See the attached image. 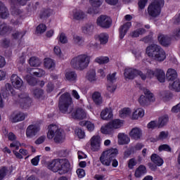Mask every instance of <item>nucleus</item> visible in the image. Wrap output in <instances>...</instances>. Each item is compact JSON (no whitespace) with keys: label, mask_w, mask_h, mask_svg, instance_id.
Wrapping results in <instances>:
<instances>
[{"label":"nucleus","mask_w":180,"mask_h":180,"mask_svg":"<svg viewBox=\"0 0 180 180\" xmlns=\"http://www.w3.org/2000/svg\"><path fill=\"white\" fill-rule=\"evenodd\" d=\"M48 168L53 172H58L59 171V174L62 175L70 171L71 165L68 159H56L49 163Z\"/></svg>","instance_id":"obj_1"},{"label":"nucleus","mask_w":180,"mask_h":180,"mask_svg":"<svg viewBox=\"0 0 180 180\" xmlns=\"http://www.w3.org/2000/svg\"><path fill=\"white\" fill-rule=\"evenodd\" d=\"M58 108L61 113L66 115L72 113L74 107L72 106V98H71V94H70V93L65 92L60 96Z\"/></svg>","instance_id":"obj_2"},{"label":"nucleus","mask_w":180,"mask_h":180,"mask_svg":"<svg viewBox=\"0 0 180 180\" xmlns=\"http://www.w3.org/2000/svg\"><path fill=\"white\" fill-rule=\"evenodd\" d=\"M89 63H91V56L87 54H80L71 60L70 65L75 70L83 71V70L88 68Z\"/></svg>","instance_id":"obj_3"},{"label":"nucleus","mask_w":180,"mask_h":180,"mask_svg":"<svg viewBox=\"0 0 180 180\" xmlns=\"http://www.w3.org/2000/svg\"><path fill=\"white\" fill-rule=\"evenodd\" d=\"M117 153L118 151L116 148H110L103 152L100 157L101 164L105 165V167H109L112 161V166L114 167V168H116V167L119 165V162L116 159L113 158L117 155Z\"/></svg>","instance_id":"obj_4"},{"label":"nucleus","mask_w":180,"mask_h":180,"mask_svg":"<svg viewBox=\"0 0 180 180\" xmlns=\"http://www.w3.org/2000/svg\"><path fill=\"white\" fill-rule=\"evenodd\" d=\"M146 53L150 58L155 60V61L161 62L167 58L164 49L155 44H153L146 48Z\"/></svg>","instance_id":"obj_5"},{"label":"nucleus","mask_w":180,"mask_h":180,"mask_svg":"<svg viewBox=\"0 0 180 180\" xmlns=\"http://www.w3.org/2000/svg\"><path fill=\"white\" fill-rule=\"evenodd\" d=\"M49 131L47 137L50 140L54 137L55 143H63L65 136L61 129H59L58 127L56 124H51L48 127Z\"/></svg>","instance_id":"obj_6"},{"label":"nucleus","mask_w":180,"mask_h":180,"mask_svg":"<svg viewBox=\"0 0 180 180\" xmlns=\"http://www.w3.org/2000/svg\"><path fill=\"white\" fill-rule=\"evenodd\" d=\"M165 1L164 0H153L148 7V13L152 18H157L161 13V8H164Z\"/></svg>","instance_id":"obj_7"},{"label":"nucleus","mask_w":180,"mask_h":180,"mask_svg":"<svg viewBox=\"0 0 180 180\" xmlns=\"http://www.w3.org/2000/svg\"><path fill=\"white\" fill-rule=\"evenodd\" d=\"M142 91L144 95H141L139 98V103L141 106H148L153 102H155V97L154 94L146 88H143Z\"/></svg>","instance_id":"obj_8"},{"label":"nucleus","mask_w":180,"mask_h":180,"mask_svg":"<svg viewBox=\"0 0 180 180\" xmlns=\"http://www.w3.org/2000/svg\"><path fill=\"white\" fill-rule=\"evenodd\" d=\"M17 102L20 104L21 108H24V109H27V108H30L32 106V98L29 96V94L27 93H21L18 94L17 96Z\"/></svg>","instance_id":"obj_9"},{"label":"nucleus","mask_w":180,"mask_h":180,"mask_svg":"<svg viewBox=\"0 0 180 180\" xmlns=\"http://www.w3.org/2000/svg\"><path fill=\"white\" fill-rule=\"evenodd\" d=\"M146 74L149 78L155 77L159 82H165V72L161 69H156L155 71L148 69Z\"/></svg>","instance_id":"obj_10"},{"label":"nucleus","mask_w":180,"mask_h":180,"mask_svg":"<svg viewBox=\"0 0 180 180\" xmlns=\"http://www.w3.org/2000/svg\"><path fill=\"white\" fill-rule=\"evenodd\" d=\"M96 25L103 29H109L112 25V19L108 15H101L97 18Z\"/></svg>","instance_id":"obj_11"},{"label":"nucleus","mask_w":180,"mask_h":180,"mask_svg":"<svg viewBox=\"0 0 180 180\" xmlns=\"http://www.w3.org/2000/svg\"><path fill=\"white\" fill-rule=\"evenodd\" d=\"M39 131L40 125L39 124H30L26 129V136L27 139H33Z\"/></svg>","instance_id":"obj_12"},{"label":"nucleus","mask_w":180,"mask_h":180,"mask_svg":"<svg viewBox=\"0 0 180 180\" xmlns=\"http://www.w3.org/2000/svg\"><path fill=\"white\" fill-rule=\"evenodd\" d=\"M91 150L92 151H99L101 150V136H94L90 140Z\"/></svg>","instance_id":"obj_13"},{"label":"nucleus","mask_w":180,"mask_h":180,"mask_svg":"<svg viewBox=\"0 0 180 180\" xmlns=\"http://www.w3.org/2000/svg\"><path fill=\"white\" fill-rule=\"evenodd\" d=\"M11 82L15 89L23 88V80L21 79L18 75H12L11 77Z\"/></svg>","instance_id":"obj_14"},{"label":"nucleus","mask_w":180,"mask_h":180,"mask_svg":"<svg viewBox=\"0 0 180 180\" xmlns=\"http://www.w3.org/2000/svg\"><path fill=\"white\" fill-rule=\"evenodd\" d=\"M72 117L82 120L86 117V112L83 108H79L72 113Z\"/></svg>","instance_id":"obj_15"},{"label":"nucleus","mask_w":180,"mask_h":180,"mask_svg":"<svg viewBox=\"0 0 180 180\" xmlns=\"http://www.w3.org/2000/svg\"><path fill=\"white\" fill-rule=\"evenodd\" d=\"M125 79H134L137 77V70L133 68H126L124 72Z\"/></svg>","instance_id":"obj_16"},{"label":"nucleus","mask_w":180,"mask_h":180,"mask_svg":"<svg viewBox=\"0 0 180 180\" xmlns=\"http://www.w3.org/2000/svg\"><path fill=\"white\" fill-rule=\"evenodd\" d=\"M129 136L132 140H140L143 136V132L140 128L135 127L131 130Z\"/></svg>","instance_id":"obj_17"},{"label":"nucleus","mask_w":180,"mask_h":180,"mask_svg":"<svg viewBox=\"0 0 180 180\" xmlns=\"http://www.w3.org/2000/svg\"><path fill=\"white\" fill-rule=\"evenodd\" d=\"M86 15L80 9H75L72 11V18L75 20H82Z\"/></svg>","instance_id":"obj_18"},{"label":"nucleus","mask_w":180,"mask_h":180,"mask_svg":"<svg viewBox=\"0 0 180 180\" xmlns=\"http://www.w3.org/2000/svg\"><path fill=\"white\" fill-rule=\"evenodd\" d=\"M158 41L160 43L162 46L167 47V46H169L171 44V38L167 35L160 34L158 37Z\"/></svg>","instance_id":"obj_19"},{"label":"nucleus","mask_w":180,"mask_h":180,"mask_svg":"<svg viewBox=\"0 0 180 180\" xmlns=\"http://www.w3.org/2000/svg\"><path fill=\"white\" fill-rule=\"evenodd\" d=\"M131 27V22H127L123 25H122L120 28V38L123 39L124 36H126V33L129 32V30Z\"/></svg>","instance_id":"obj_20"},{"label":"nucleus","mask_w":180,"mask_h":180,"mask_svg":"<svg viewBox=\"0 0 180 180\" xmlns=\"http://www.w3.org/2000/svg\"><path fill=\"white\" fill-rule=\"evenodd\" d=\"M178 78V73L176 72V70L169 68L167 70V72L166 73V79L167 81H175Z\"/></svg>","instance_id":"obj_21"},{"label":"nucleus","mask_w":180,"mask_h":180,"mask_svg":"<svg viewBox=\"0 0 180 180\" xmlns=\"http://www.w3.org/2000/svg\"><path fill=\"white\" fill-rule=\"evenodd\" d=\"M130 143V138L127 134L120 133L118 134V144L123 146Z\"/></svg>","instance_id":"obj_22"},{"label":"nucleus","mask_w":180,"mask_h":180,"mask_svg":"<svg viewBox=\"0 0 180 180\" xmlns=\"http://www.w3.org/2000/svg\"><path fill=\"white\" fill-rule=\"evenodd\" d=\"M26 115L23 112H16L11 115V122L13 123H17V122H22L25 119Z\"/></svg>","instance_id":"obj_23"},{"label":"nucleus","mask_w":180,"mask_h":180,"mask_svg":"<svg viewBox=\"0 0 180 180\" xmlns=\"http://www.w3.org/2000/svg\"><path fill=\"white\" fill-rule=\"evenodd\" d=\"M8 16H9L8 8H6V6H5V4L2 1H0V18L1 19H6Z\"/></svg>","instance_id":"obj_24"},{"label":"nucleus","mask_w":180,"mask_h":180,"mask_svg":"<svg viewBox=\"0 0 180 180\" xmlns=\"http://www.w3.org/2000/svg\"><path fill=\"white\" fill-rule=\"evenodd\" d=\"M11 32H12L11 26L6 23L0 25V36H5V34H8V33H11Z\"/></svg>","instance_id":"obj_25"},{"label":"nucleus","mask_w":180,"mask_h":180,"mask_svg":"<svg viewBox=\"0 0 180 180\" xmlns=\"http://www.w3.org/2000/svg\"><path fill=\"white\" fill-rule=\"evenodd\" d=\"M147 173V169L145 167L144 165H141L138 168H136L134 176L136 178H141L143 175Z\"/></svg>","instance_id":"obj_26"},{"label":"nucleus","mask_w":180,"mask_h":180,"mask_svg":"<svg viewBox=\"0 0 180 180\" xmlns=\"http://www.w3.org/2000/svg\"><path fill=\"white\" fill-rule=\"evenodd\" d=\"M92 99L94 103L97 105H102L103 100L102 98V95L101 93L96 91L92 95Z\"/></svg>","instance_id":"obj_27"},{"label":"nucleus","mask_w":180,"mask_h":180,"mask_svg":"<svg viewBox=\"0 0 180 180\" xmlns=\"http://www.w3.org/2000/svg\"><path fill=\"white\" fill-rule=\"evenodd\" d=\"M150 160L158 167H161L162 165V164H164V160H162V158H161V157H160L157 154H153L150 156Z\"/></svg>","instance_id":"obj_28"},{"label":"nucleus","mask_w":180,"mask_h":180,"mask_svg":"<svg viewBox=\"0 0 180 180\" xmlns=\"http://www.w3.org/2000/svg\"><path fill=\"white\" fill-rule=\"evenodd\" d=\"M101 116L103 120H109V119L113 117V113L112 112V110L106 108L101 112Z\"/></svg>","instance_id":"obj_29"},{"label":"nucleus","mask_w":180,"mask_h":180,"mask_svg":"<svg viewBox=\"0 0 180 180\" xmlns=\"http://www.w3.org/2000/svg\"><path fill=\"white\" fill-rule=\"evenodd\" d=\"M1 91L3 94L6 95H9L11 93V95H15V91H13V87H12V84L7 83L4 86L1 88Z\"/></svg>","instance_id":"obj_30"},{"label":"nucleus","mask_w":180,"mask_h":180,"mask_svg":"<svg viewBox=\"0 0 180 180\" xmlns=\"http://www.w3.org/2000/svg\"><path fill=\"white\" fill-rule=\"evenodd\" d=\"M51 15H53V10L50 8H44L42 11H41L39 18L40 19H47V18H50Z\"/></svg>","instance_id":"obj_31"},{"label":"nucleus","mask_w":180,"mask_h":180,"mask_svg":"<svg viewBox=\"0 0 180 180\" xmlns=\"http://www.w3.org/2000/svg\"><path fill=\"white\" fill-rule=\"evenodd\" d=\"M86 79L90 82L96 81V71L94 69H91L86 74Z\"/></svg>","instance_id":"obj_32"},{"label":"nucleus","mask_w":180,"mask_h":180,"mask_svg":"<svg viewBox=\"0 0 180 180\" xmlns=\"http://www.w3.org/2000/svg\"><path fill=\"white\" fill-rule=\"evenodd\" d=\"M169 88L172 91H175V92H180V80L176 79L172 83H169Z\"/></svg>","instance_id":"obj_33"},{"label":"nucleus","mask_w":180,"mask_h":180,"mask_svg":"<svg viewBox=\"0 0 180 180\" xmlns=\"http://www.w3.org/2000/svg\"><path fill=\"white\" fill-rule=\"evenodd\" d=\"M82 31L84 34H89L94 32V24L87 23L82 27Z\"/></svg>","instance_id":"obj_34"},{"label":"nucleus","mask_w":180,"mask_h":180,"mask_svg":"<svg viewBox=\"0 0 180 180\" xmlns=\"http://www.w3.org/2000/svg\"><path fill=\"white\" fill-rule=\"evenodd\" d=\"M169 119V118L167 115H162L160 117H159V120L158 122V128L160 129L161 127H164V126H165V124L168 123Z\"/></svg>","instance_id":"obj_35"},{"label":"nucleus","mask_w":180,"mask_h":180,"mask_svg":"<svg viewBox=\"0 0 180 180\" xmlns=\"http://www.w3.org/2000/svg\"><path fill=\"white\" fill-rule=\"evenodd\" d=\"M101 133L103 134H112L113 133V127H112L110 122L101 127Z\"/></svg>","instance_id":"obj_36"},{"label":"nucleus","mask_w":180,"mask_h":180,"mask_svg":"<svg viewBox=\"0 0 180 180\" xmlns=\"http://www.w3.org/2000/svg\"><path fill=\"white\" fill-rule=\"evenodd\" d=\"M144 116V110L143 108L136 109L132 114V119L137 120L139 117Z\"/></svg>","instance_id":"obj_37"},{"label":"nucleus","mask_w":180,"mask_h":180,"mask_svg":"<svg viewBox=\"0 0 180 180\" xmlns=\"http://www.w3.org/2000/svg\"><path fill=\"white\" fill-rule=\"evenodd\" d=\"M44 67L48 68V70H51L56 67V63L51 58H45L44 60Z\"/></svg>","instance_id":"obj_38"},{"label":"nucleus","mask_w":180,"mask_h":180,"mask_svg":"<svg viewBox=\"0 0 180 180\" xmlns=\"http://www.w3.org/2000/svg\"><path fill=\"white\" fill-rule=\"evenodd\" d=\"M146 33V30L144 28H139L132 32L130 33L131 37H139V36H141V34H144Z\"/></svg>","instance_id":"obj_39"},{"label":"nucleus","mask_w":180,"mask_h":180,"mask_svg":"<svg viewBox=\"0 0 180 180\" xmlns=\"http://www.w3.org/2000/svg\"><path fill=\"white\" fill-rule=\"evenodd\" d=\"M30 65L31 67H39L41 64V60L36 57H32L29 60Z\"/></svg>","instance_id":"obj_40"},{"label":"nucleus","mask_w":180,"mask_h":180,"mask_svg":"<svg viewBox=\"0 0 180 180\" xmlns=\"http://www.w3.org/2000/svg\"><path fill=\"white\" fill-rule=\"evenodd\" d=\"M25 79L31 86H36L37 85V79L30 75H26Z\"/></svg>","instance_id":"obj_41"},{"label":"nucleus","mask_w":180,"mask_h":180,"mask_svg":"<svg viewBox=\"0 0 180 180\" xmlns=\"http://www.w3.org/2000/svg\"><path fill=\"white\" fill-rule=\"evenodd\" d=\"M98 40L101 44H106L109 41V36L105 33L100 34L98 35Z\"/></svg>","instance_id":"obj_42"},{"label":"nucleus","mask_w":180,"mask_h":180,"mask_svg":"<svg viewBox=\"0 0 180 180\" xmlns=\"http://www.w3.org/2000/svg\"><path fill=\"white\" fill-rule=\"evenodd\" d=\"M72 43L76 46H82L84 43V39L78 35H73Z\"/></svg>","instance_id":"obj_43"},{"label":"nucleus","mask_w":180,"mask_h":180,"mask_svg":"<svg viewBox=\"0 0 180 180\" xmlns=\"http://www.w3.org/2000/svg\"><path fill=\"white\" fill-rule=\"evenodd\" d=\"M131 113V110L130 108H123L120 111V116L122 119H124V117H127L128 116H130Z\"/></svg>","instance_id":"obj_44"},{"label":"nucleus","mask_w":180,"mask_h":180,"mask_svg":"<svg viewBox=\"0 0 180 180\" xmlns=\"http://www.w3.org/2000/svg\"><path fill=\"white\" fill-rule=\"evenodd\" d=\"M11 173L9 172V169L6 167H2L0 168V180H3L6 175H9Z\"/></svg>","instance_id":"obj_45"},{"label":"nucleus","mask_w":180,"mask_h":180,"mask_svg":"<svg viewBox=\"0 0 180 180\" xmlns=\"http://www.w3.org/2000/svg\"><path fill=\"white\" fill-rule=\"evenodd\" d=\"M110 124L113 129H120V127L123 125V122L120 120H114Z\"/></svg>","instance_id":"obj_46"},{"label":"nucleus","mask_w":180,"mask_h":180,"mask_svg":"<svg viewBox=\"0 0 180 180\" xmlns=\"http://www.w3.org/2000/svg\"><path fill=\"white\" fill-rule=\"evenodd\" d=\"M65 78L68 81H75L77 79V73L75 72H67L65 73Z\"/></svg>","instance_id":"obj_47"},{"label":"nucleus","mask_w":180,"mask_h":180,"mask_svg":"<svg viewBox=\"0 0 180 180\" xmlns=\"http://www.w3.org/2000/svg\"><path fill=\"white\" fill-rule=\"evenodd\" d=\"M109 58L107 56H100L95 59V63L98 64H108Z\"/></svg>","instance_id":"obj_48"},{"label":"nucleus","mask_w":180,"mask_h":180,"mask_svg":"<svg viewBox=\"0 0 180 180\" xmlns=\"http://www.w3.org/2000/svg\"><path fill=\"white\" fill-rule=\"evenodd\" d=\"M32 92L34 98H41V96H43V94H44L43 90L41 89H33Z\"/></svg>","instance_id":"obj_49"},{"label":"nucleus","mask_w":180,"mask_h":180,"mask_svg":"<svg viewBox=\"0 0 180 180\" xmlns=\"http://www.w3.org/2000/svg\"><path fill=\"white\" fill-rule=\"evenodd\" d=\"M26 34V32H19L16 31L14 33H13V39H15V40H20L23 38V36Z\"/></svg>","instance_id":"obj_50"},{"label":"nucleus","mask_w":180,"mask_h":180,"mask_svg":"<svg viewBox=\"0 0 180 180\" xmlns=\"http://www.w3.org/2000/svg\"><path fill=\"white\" fill-rule=\"evenodd\" d=\"M160 98L165 102H167L171 98V93L169 91H162L160 93Z\"/></svg>","instance_id":"obj_51"},{"label":"nucleus","mask_w":180,"mask_h":180,"mask_svg":"<svg viewBox=\"0 0 180 180\" xmlns=\"http://www.w3.org/2000/svg\"><path fill=\"white\" fill-rule=\"evenodd\" d=\"M116 72L110 74L107 76V80L108 84H115L116 82Z\"/></svg>","instance_id":"obj_52"},{"label":"nucleus","mask_w":180,"mask_h":180,"mask_svg":"<svg viewBox=\"0 0 180 180\" xmlns=\"http://www.w3.org/2000/svg\"><path fill=\"white\" fill-rule=\"evenodd\" d=\"M22 10L15 7V6H11V14L13 16H20L22 15Z\"/></svg>","instance_id":"obj_53"},{"label":"nucleus","mask_w":180,"mask_h":180,"mask_svg":"<svg viewBox=\"0 0 180 180\" xmlns=\"http://www.w3.org/2000/svg\"><path fill=\"white\" fill-rule=\"evenodd\" d=\"M46 29L47 27H46V25L40 24L37 27V33L41 34V33H44V32H46Z\"/></svg>","instance_id":"obj_54"},{"label":"nucleus","mask_w":180,"mask_h":180,"mask_svg":"<svg viewBox=\"0 0 180 180\" xmlns=\"http://www.w3.org/2000/svg\"><path fill=\"white\" fill-rule=\"evenodd\" d=\"M93 8H99L102 5V0H89Z\"/></svg>","instance_id":"obj_55"},{"label":"nucleus","mask_w":180,"mask_h":180,"mask_svg":"<svg viewBox=\"0 0 180 180\" xmlns=\"http://www.w3.org/2000/svg\"><path fill=\"white\" fill-rule=\"evenodd\" d=\"M75 133L79 139H84V137H85V131H82V129L79 128L76 129Z\"/></svg>","instance_id":"obj_56"},{"label":"nucleus","mask_w":180,"mask_h":180,"mask_svg":"<svg viewBox=\"0 0 180 180\" xmlns=\"http://www.w3.org/2000/svg\"><path fill=\"white\" fill-rule=\"evenodd\" d=\"M84 124L86 127L89 131H94L95 130V125L92 122L87 121Z\"/></svg>","instance_id":"obj_57"},{"label":"nucleus","mask_w":180,"mask_h":180,"mask_svg":"<svg viewBox=\"0 0 180 180\" xmlns=\"http://www.w3.org/2000/svg\"><path fill=\"white\" fill-rule=\"evenodd\" d=\"M33 75H35V77H38V78H40L46 75V72H44V70L41 69H38L36 72H33Z\"/></svg>","instance_id":"obj_58"},{"label":"nucleus","mask_w":180,"mask_h":180,"mask_svg":"<svg viewBox=\"0 0 180 180\" xmlns=\"http://www.w3.org/2000/svg\"><path fill=\"white\" fill-rule=\"evenodd\" d=\"M168 137V131H161L159 134L158 140H165Z\"/></svg>","instance_id":"obj_59"},{"label":"nucleus","mask_w":180,"mask_h":180,"mask_svg":"<svg viewBox=\"0 0 180 180\" xmlns=\"http://www.w3.org/2000/svg\"><path fill=\"white\" fill-rule=\"evenodd\" d=\"M159 151H171V148L167 144L161 145L158 148Z\"/></svg>","instance_id":"obj_60"},{"label":"nucleus","mask_w":180,"mask_h":180,"mask_svg":"<svg viewBox=\"0 0 180 180\" xmlns=\"http://www.w3.org/2000/svg\"><path fill=\"white\" fill-rule=\"evenodd\" d=\"M155 127H158L157 121H151L148 124V129H155Z\"/></svg>","instance_id":"obj_61"},{"label":"nucleus","mask_w":180,"mask_h":180,"mask_svg":"<svg viewBox=\"0 0 180 180\" xmlns=\"http://www.w3.org/2000/svg\"><path fill=\"white\" fill-rule=\"evenodd\" d=\"M59 41L63 44H65V43H68V41L67 40V37L63 33L60 34V37H59Z\"/></svg>","instance_id":"obj_62"},{"label":"nucleus","mask_w":180,"mask_h":180,"mask_svg":"<svg viewBox=\"0 0 180 180\" xmlns=\"http://www.w3.org/2000/svg\"><path fill=\"white\" fill-rule=\"evenodd\" d=\"M11 41L8 39H4L1 41V46L2 47H9V44Z\"/></svg>","instance_id":"obj_63"},{"label":"nucleus","mask_w":180,"mask_h":180,"mask_svg":"<svg viewBox=\"0 0 180 180\" xmlns=\"http://www.w3.org/2000/svg\"><path fill=\"white\" fill-rule=\"evenodd\" d=\"M172 113H179L180 112V103L172 107Z\"/></svg>","instance_id":"obj_64"}]
</instances>
